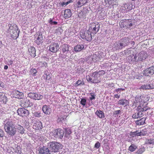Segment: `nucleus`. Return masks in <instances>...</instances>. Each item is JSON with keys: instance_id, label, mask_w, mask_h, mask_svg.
I'll return each mask as SVG.
<instances>
[{"instance_id": "f257e3e1", "label": "nucleus", "mask_w": 154, "mask_h": 154, "mask_svg": "<svg viewBox=\"0 0 154 154\" xmlns=\"http://www.w3.org/2000/svg\"><path fill=\"white\" fill-rule=\"evenodd\" d=\"M4 128L5 131L8 135L13 136L16 134L17 132L16 128L12 121L7 122L5 124Z\"/></svg>"}, {"instance_id": "f03ea898", "label": "nucleus", "mask_w": 154, "mask_h": 154, "mask_svg": "<svg viewBox=\"0 0 154 154\" xmlns=\"http://www.w3.org/2000/svg\"><path fill=\"white\" fill-rule=\"evenodd\" d=\"M9 29L7 30V32L10 34L11 36L13 38H17L19 35V31L17 25L15 24L13 25L10 24L9 25Z\"/></svg>"}, {"instance_id": "7ed1b4c3", "label": "nucleus", "mask_w": 154, "mask_h": 154, "mask_svg": "<svg viewBox=\"0 0 154 154\" xmlns=\"http://www.w3.org/2000/svg\"><path fill=\"white\" fill-rule=\"evenodd\" d=\"M48 147L52 152H57L62 148V145L56 142H52L48 143Z\"/></svg>"}, {"instance_id": "20e7f679", "label": "nucleus", "mask_w": 154, "mask_h": 154, "mask_svg": "<svg viewBox=\"0 0 154 154\" xmlns=\"http://www.w3.org/2000/svg\"><path fill=\"white\" fill-rule=\"evenodd\" d=\"M104 72L103 71H101L98 72H95L92 73L93 83H97L100 82L101 81L100 78V74H104Z\"/></svg>"}, {"instance_id": "39448f33", "label": "nucleus", "mask_w": 154, "mask_h": 154, "mask_svg": "<svg viewBox=\"0 0 154 154\" xmlns=\"http://www.w3.org/2000/svg\"><path fill=\"white\" fill-rule=\"evenodd\" d=\"M147 54L146 52L142 51L140 52L137 56H135L134 57V61L137 62L139 61H142L146 59L147 57Z\"/></svg>"}, {"instance_id": "423d86ee", "label": "nucleus", "mask_w": 154, "mask_h": 154, "mask_svg": "<svg viewBox=\"0 0 154 154\" xmlns=\"http://www.w3.org/2000/svg\"><path fill=\"white\" fill-rule=\"evenodd\" d=\"M80 35L82 38L88 41H90L92 39L91 32L89 30L85 32H81L80 33Z\"/></svg>"}, {"instance_id": "0eeeda50", "label": "nucleus", "mask_w": 154, "mask_h": 154, "mask_svg": "<svg viewBox=\"0 0 154 154\" xmlns=\"http://www.w3.org/2000/svg\"><path fill=\"white\" fill-rule=\"evenodd\" d=\"M100 25L98 23H93L89 26V30L93 33L96 34L99 30Z\"/></svg>"}, {"instance_id": "6e6552de", "label": "nucleus", "mask_w": 154, "mask_h": 154, "mask_svg": "<svg viewBox=\"0 0 154 154\" xmlns=\"http://www.w3.org/2000/svg\"><path fill=\"white\" fill-rule=\"evenodd\" d=\"M53 134L54 137H55L62 139L63 136L64 132L63 130L58 129L55 130Z\"/></svg>"}, {"instance_id": "1a4fd4ad", "label": "nucleus", "mask_w": 154, "mask_h": 154, "mask_svg": "<svg viewBox=\"0 0 154 154\" xmlns=\"http://www.w3.org/2000/svg\"><path fill=\"white\" fill-rule=\"evenodd\" d=\"M60 49L59 45L57 43H53L51 44L49 46L48 50L53 53H56Z\"/></svg>"}, {"instance_id": "9d476101", "label": "nucleus", "mask_w": 154, "mask_h": 154, "mask_svg": "<svg viewBox=\"0 0 154 154\" xmlns=\"http://www.w3.org/2000/svg\"><path fill=\"white\" fill-rule=\"evenodd\" d=\"M28 97L35 100H39L43 98V96L39 94L36 93H29Z\"/></svg>"}, {"instance_id": "9b49d317", "label": "nucleus", "mask_w": 154, "mask_h": 154, "mask_svg": "<svg viewBox=\"0 0 154 154\" xmlns=\"http://www.w3.org/2000/svg\"><path fill=\"white\" fill-rule=\"evenodd\" d=\"M143 74L148 76L152 75L154 73V66L150 67L143 71Z\"/></svg>"}, {"instance_id": "f8f14e48", "label": "nucleus", "mask_w": 154, "mask_h": 154, "mask_svg": "<svg viewBox=\"0 0 154 154\" xmlns=\"http://www.w3.org/2000/svg\"><path fill=\"white\" fill-rule=\"evenodd\" d=\"M17 112L18 115L22 116H27L29 113L28 111L24 108H20L18 109Z\"/></svg>"}, {"instance_id": "ddd939ff", "label": "nucleus", "mask_w": 154, "mask_h": 154, "mask_svg": "<svg viewBox=\"0 0 154 154\" xmlns=\"http://www.w3.org/2000/svg\"><path fill=\"white\" fill-rule=\"evenodd\" d=\"M147 130L146 129H142L140 132L139 131H137L134 132L132 134V135L133 136V135H136L137 136H144L147 134Z\"/></svg>"}, {"instance_id": "4468645a", "label": "nucleus", "mask_w": 154, "mask_h": 154, "mask_svg": "<svg viewBox=\"0 0 154 154\" xmlns=\"http://www.w3.org/2000/svg\"><path fill=\"white\" fill-rule=\"evenodd\" d=\"M43 37L42 35H37L35 38V42L38 45L40 44L42 42Z\"/></svg>"}, {"instance_id": "2eb2a0df", "label": "nucleus", "mask_w": 154, "mask_h": 154, "mask_svg": "<svg viewBox=\"0 0 154 154\" xmlns=\"http://www.w3.org/2000/svg\"><path fill=\"white\" fill-rule=\"evenodd\" d=\"M40 149V150H39L40 154H50V151L48 147L43 146Z\"/></svg>"}, {"instance_id": "dca6fc26", "label": "nucleus", "mask_w": 154, "mask_h": 154, "mask_svg": "<svg viewBox=\"0 0 154 154\" xmlns=\"http://www.w3.org/2000/svg\"><path fill=\"white\" fill-rule=\"evenodd\" d=\"M42 111L45 114L49 115L51 113V109L49 106L45 105L43 106Z\"/></svg>"}, {"instance_id": "f3484780", "label": "nucleus", "mask_w": 154, "mask_h": 154, "mask_svg": "<svg viewBox=\"0 0 154 154\" xmlns=\"http://www.w3.org/2000/svg\"><path fill=\"white\" fill-rule=\"evenodd\" d=\"M28 51L29 54L33 57H34L35 56V49L34 47H30L29 48Z\"/></svg>"}, {"instance_id": "a211bd4d", "label": "nucleus", "mask_w": 154, "mask_h": 154, "mask_svg": "<svg viewBox=\"0 0 154 154\" xmlns=\"http://www.w3.org/2000/svg\"><path fill=\"white\" fill-rule=\"evenodd\" d=\"M142 113L141 111H139L138 109V111L133 115L132 117L134 119H137L142 117Z\"/></svg>"}, {"instance_id": "6ab92c4d", "label": "nucleus", "mask_w": 154, "mask_h": 154, "mask_svg": "<svg viewBox=\"0 0 154 154\" xmlns=\"http://www.w3.org/2000/svg\"><path fill=\"white\" fill-rule=\"evenodd\" d=\"M72 15V13L70 9H66L64 11V17L66 19L70 17Z\"/></svg>"}, {"instance_id": "aec40b11", "label": "nucleus", "mask_w": 154, "mask_h": 154, "mask_svg": "<svg viewBox=\"0 0 154 154\" xmlns=\"http://www.w3.org/2000/svg\"><path fill=\"white\" fill-rule=\"evenodd\" d=\"M84 48V46L82 45H77L74 48V50L76 52H79L83 50Z\"/></svg>"}, {"instance_id": "412c9836", "label": "nucleus", "mask_w": 154, "mask_h": 154, "mask_svg": "<svg viewBox=\"0 0 154 154\" xmlns=\"http://www.w3.org/2000/svg\"><path fill=\"white\" fill-rule=\"evenodd\" d=\"M153 86L151 85L146 84L143 85L141 86L140 89H142L143 90H147L149 89H152L153 88Z\"/></svg>"}, {"instance_id": "4be33fe9", "label": "nucleus", "mask_w": 154, "mask_h": 154, "mask_svg": "<svg viewBox=\"0 0 154 154\" xmlns=\"http://www.w3.org/2000/svg\"><path fill=\"white\" fill-rule=\"evenodd\" d=\"M146 120V119L143 118L140 119L139 120H138L136 121V125H143L145 122Z\"/></svg>"}, {"instance_id": "5701e85b", "label": "nucleus", "mask_w": 154, "mask_h": 154, "mask_svg": "<svg viewBox=\"0 0 154 154\" xmlns=\"http://www.w3.org/2000/svg\"><path fill=\"white\" fill-rule=\"evenodd\" d=\"M61 47L62 48V51L63 53L66 51H69V46L67 44H63L62 45Z\"/></svg>"}, {"instance_id": "b1692460", "label": "nucleus", "mask_w": 154, "mask_h": 154, "mask_svg": "<svg viewBox=\"0 0 154 154\" xmlns=\"http://www.w3.org/2000/svg\"><path fill=\"white\" fill-rule=\"evenodd\" d=\"M95 113L100 118H102L104 117V112L100 110H97L96 112Z\"/></svg>"}, {"instance_id": "393cba45", "label": "nucleus", "mask_w": 154, "mask_h": 154, "mask_svg": "<svg viewBox=\"0 0 154 154\" xmlns=\"http://www.w3.org/2000/svg\"><path fill=\"white\" fill-rule=\"evenodd\" d=\"M118 104L121 105H125L126 106L129 104V102L128 100L125 99H122L119 101Z\"/></svg>"}, {"instance_id": "a878e982", "label": "nucleus", "mask_w": 154, "mask_h": 154, "mask_svg": "<svg viewBox=\"0 0 154 154\" xmlns=\"http://www.w3.org/2000/svg\"><path fill=\"white\" fill-rule=\"evenodd\" d=\"M77 2L78 6L81 7L87 2L86 0H79Z\"/></svg>"}, {"instance_id": "bb28decb", "label": "nucleus", "mask_w": 154, "mask_h": 154, "mask_svg": "<svg viewBox=\"0 0 154 154\" xmlns=\"http://www.w3.org/2000/svg\"><path fill=\"white\" fill-rule=\"evenodd\" d=\"M143 103V101L142 99L141 98V97H136L134 101V103H135V105H138V103Z\"/></svg>"}, {"instance_id": "cd10ccee", "label": "nucleus", "mask_w": 154, "mask_h": 154, "mask_svg": "<svg viewBox=\"0 0 154 154\" xmlns=\"http://www.w3.org/2000/svg\"><path fill=\"white\" fill-rule=\"evenodd\" d=\"M19 132L21 134H23L24 133V129L20 125H18L17 127Z\"/></svg>"}, {"instance_id": "c85d7f7f", "label": "nucleus", "mask_w": 154, "mask_h": 154, "mask_svg": "<svg viewBox=\"0 0 154 154\" xmlns=\"http://www.w3.org/2000/svg\"><path fill=\"white\" fill-rule=\"evenodd\" d=\"M129 39L128 38H125L122 39V42L125 46L128 45L129 42Z\"/></svg>"}, {"instance_id": "c756f323", "label": "nucleus", "mask_w": 154, "mask_h": 154, "mask_svg": "<svg viewBox=\"0 0 154 154\" xmlns=\"http://www.w3.org/2000/svg\"><path fill=\"white\" fill-rule=\"evenodd\" d=\"M137 148V146L134 144H132L129 147V150L131 152L134 151Z\"/></svg>"}, {"instance_id": "7c9ffc66", "label": "nucleus", "mask_w": 154, "mask_h": 154, "mask_svg": "<svg viewBox=\"0 0 154 154\" xmlns=\"http://www.w3.org/2000/svg\"><path fill=\"white\" fill-rule=\"evenodd\" d=\"M145 151V148L144 147L140 148L136 152V154H142Z\"/></svg>"}, {"instance_id": "2f4dec72", "label": "nucleus", "mask_w": 154, "mask_h": 154, "mask_svg": "<svg viewBox=\"0 0 154 154\" xmlns=\"http://www.w3.org/2000/svg\"><path fill=\"white\" fill-rule=\"evenodd\" d=\"M6 97L5 96L4 93L0 92V99L1 100L4 101L6 99Z\"/></svg>"}, {"instance_id": "473e14b6", "label": "nucleus", "mask_w": 154, "mask_h": 154, "mask_svg": "<svg viewBox=\"0 0 154 154\" xmlns=\"http://www.w3.org/2000/svg\"><path fill=\"white\" fill-rule=\"evenodd\" d=\"M30 73L33 75H36L37 71L35 69H32L30 71Z\"/></svg>"}, {"instance_id": "72a5a7b5", "label": "nucleus", "mask_w": 154, "mask_h": 154, "mask_svg": "<svg viewBox=\"0 0 154 154\" xmlns=\"http://www.w3.org/2000/svg\"><path fill=\"white\" fill-rule=\"evenodd\" d=\"M137 109H138L139 111H141V112L146 111L147 110V109L146 107L142 108L140 105L138 106Z\"/></svg>"}, {"instance_id": "f704fd0d", "label": "nucleus", "mask_w": 154, "mask_h": 154, "mask_svg": "<svg viewBox=\"0 0 154 154\" xmlns=\"http://www.w3.org/2000/svg\"><path fill=\"white\" fill-rule=\"evenodd\" d=\"M35 125L37 126L38 129H40L42 128V123L40 121H39L38 122H37L36 123H35Z\"/></svg>"}, {"instance_id": "c9c22d12", "label": "nucleus", "mask_w": 154, "mask_h": 154, "mask_svg": "<svg viewBox=\"0 0 154 154\" xmlns=\"http://www.w3.org/2000/svg\"><path fill=\"white\" fill-rule=\"evenodd\" d=\"M118 47L119 49H122L125 46V45L123 44V43L122 42L121 43H119L118 44H117Z\"/></svg>"}, {"instance_id": "e433bc0d", "label": "nucleus", "mask_w": 154, "mask_h": 154, "mask_svg": "<svg viewBox=\"0 0 154 154\" xmlns=\"http://www.w3.org/2000/svg\"><path fill=\"white\" fill-rule=\"evenodd\" d=\"M76 84L77 85H83L84 84V82L83 81L79 80L76 82Z\"/></svg>"}, {"instance_id": "4c0bfd02", "label": "nucleus", "mask_w": 154, "mask_h": 154, "mask_svg": "<svg viewBox=\"0 0 154 154\" xmlns=\"http://www.w3.org/2000/svg\"><path fill=\"white\" fill-rule=\"evenodd\" d=\"M86 60L88 63H90L93 62L92 58L91 57V55L87 57Z\"/></svg>"}, {"instance_id": "58836bf2", "label": "nucleus", "mask_w": 154, "mask_h": 154, "mask_svg": "<svg viewBox=\"0 0 154 154\" xmlns=\"http://www.w3.org/2000/svg\"><path fill=\"white\" fill-rule=\"evenodd\" d=\"M153 139H147L146 141V144H151L153 143Z\"/></svg>"}, {"instance_id": "ea45409f", "label": "nucleus", "mask_w": 154, "mask_h": 154, "mask_svg": "<svg viewBox=\"0 0 154 154\" xmlns=\"http://www.w3.org/2000/svg\"><path fill=\"white\" fill-rule=\"evenodd\" d=\"M86 101V100L84 98L82 99L80 101V103L82 105L84 106L85 105Z\"/></svg>"}, {"instance_id": "a19ab883", "label": "nucleus", "mask_w": 154, "mask_h": 154, "mask_svg": "<svg viewBox=\"0 0 154 154\" xmlns=\"http://www.w3.org/2000/svg\"><path fill=\"white\" fill-rule=\"evenodd\" d=\"M66 134L68 135L70 134L72 132L71 130L69 128H66L65 129Z\"/></svg>"}, {"instance_id": "79ce46f5", "label": "nucleus", "mask_w": 154, "mask_h": 154, "mask_svg": "<svg viewBox=\"0 0 154 154\" xmlns=\"http://www.w3.org/2000/svg\"><path fill=\"white\" fill-rule=\"evenodd\" d=\"M92 75L91 77H90L88 75L86 77V79L88 81H90L91 82L93 83L92 81Z\"/></svg>"}, {"instance_id": "37998d69", "label": "nucleus", "mask_w": 154, "mask_h": 154, "mask_svg": "<svg viewBox=\"0 0 154 154\" xmlns=\"http://www.w3.org/2000/svg\"><path fill=\"white\" fill-rule=\"evenodd\" d=\"M96 57L97 56L96 54H93L91 55V57L92 58L93 62H95L96 61Z\"/></svg>"}, {"instance_id": "c03bdc74", "label": "nucleus", "mask_w": 154, "mask_h": 154, "mask_svg": "<svg viewBox=\"0 0 154 154\" xmlns=\"http://www.w3.org/2000/svg\"><path fill=\"white\" fill-rule=\"evenodd\" d=\"M34 116L36 117H40L41 116L40 113H38V112H36L34 113Z\"/></svg>"}, {"instance_id": "a18cd8bd", "label": "nucleus", "mask_w": 154, "mask_h": 154, "mask_svg": "<svg viewBox=\"0 0 154 154\" xmlns=\"http://www.w3.org/2000/svg\"><path fill=\"white\" fill-rule=\"evenodd\" d=\"M4 135V132L3 130L0 129V137H3Z\"/></svg>"}, {"instance_id": "49530a36", "label": "nucleus", "mask_w": 154, "mask_h": 154, "mask_svg": "<svg viewBox=\"0 0 154 154\" xmlns=\"http://www.w3.org/2000/svg\"><path fill=\"white\" fill-rule=\"evenodd\" d=\"M100 146V143L99 142H97L96 143L95 145V148H99Z\"/></svg>"}, {"instance_id": "de8ad7c7", "label": "nucleus", "mask_w": 154, "mask_h": 154, "mask_svg": "<svg viewBox=\"0 0 154 154\" xmlns=\"http://www.w3.org/2000/svg\"><path fill=\"white\" fill-rule=\"evenodd\" d=\"M64 119V118L62 117H61L60 118L59 117L57 119V121L58 122H59L62 121V120H63Z\"/></svg>"}, {"instance_id": "09e8293b", "label": "nucleus", "mask_w": 154, "mask_h": 154, "mask_svg": "<svg viewBox=\"0 0 154 154\" xmlns=\"http://www.w3.org/2000/svg\"><path fill=\"white\" fill-rule=\"evenodd\" d=\"M95 95L93 94H91V97H90V99L91 100L95 99Z\"/></svg>"}, {"instance_id": "8fccbe9b", "label": "nucleus", "mask_w": 154, "mask_h": 154, "mask_svg": "<svg viewBox=\"0 0 154 154\" xmlns=\"http://www.w3.org/2000/svg\"><path fill=\"white\" fill-rule=\"evenodd\" d=\"M120 112H121L120 110H119L115 111V112H114V113L116 115H117V114H119V113H120Z\"/></svg>"}, {"instance_id": "3c124183", "label": "nucleus", "mask_w": 154, "mask_h": 154, "mask_svg": "<svg viewBox=\"0 0 154 154\" xmlns=\"http://www.w3.org/2000/svg\"><path fill=\"white\" fill-rule=\"evenodd\" d=\"M4 83L1 82H0V88H4Z\"/></svg>"}, {"instance_id": "603ef678", "label": "nucleus", "mask_w": 154, "mask_h": 154, "mask_svg": "<svg viewBox=\"0 0 154 154\" xmlns=\"http://www.w3.org/2000/svg\"><path fill=\"white\" fill-rule=\"evenodd\" d=\"M19 95H20V96L19 97H18V98L20 97V98H22L23 97V93L19 92Z\"/></svg>"}, {"instance_id": "864d4df0", "label": "nucleus", "mask_w": 154, "mask_h": 154, "mask_svg": "<svg viewBox=\"0 0 154 154\" xmlns=\"http://www.w3.org/2000/svg\"><path fill=\"white\" fill-rule=\"evenodd\" d=\"M120 95H118V94H115L114 95V97L117 98H119L120 97Z\"/></svg>"}, {"instance_id": "5fc2aeb1", "label": "nucleus", "mask_w": 154, "mask_h": 154, "mask_svg": "<svg viewBox=\"0 0 154 154\" xmlns=\"http://www.w3.org/2000/svg\"><path fill=\"white\" fill-rule=\"evenodd\" d=\"M49 22L50 24H52L53 23L52 19H51V18H50L49 20Z\"/></svg>"}, {"instance_id": "6e6d98bb", "label": "nucleus", "mask_w": 154, "mask_h": 154, "mask_svg": "<svg viewBox=\"0 0 154 154\" xmlns=\"http://www.w3.org/2000/svg\"><path fill=\"white\" fill-rule=\"evenodd\" d=\"M128 26H132V23H128Z\"/></svg>"}, {"instance_id": "4d7b16f0", "label": "nucleus", "mask_w": 154, "mask_h": 154, "mask_svg": "<svg viewBox=\"0 0 154 154\" xmlns=\"http://www.w3.org/2000/svg\"><path fill=\"white\" fill-rule=\"evenodd\" d=\"M71 2L70 1L67 2H65V5H67L70 3Z\"/></svg>"}, {"instance_id": "13d9d810", "label": "nucleus", "mask_w": 154, "mask_h": 154, "mask_svg": "<svg viewBox=\"0 0 154 154\" xmlns=\"http://www.w3.org/2000/svg\"><path fill=\"white\" fill-rule=\"evenodd\" d=\"M109 85L110 86L113 87L114 86L113 84L111 83H109Z\"/></svg>"}, {"instance_id": "bf43d9fd", "label": "nucleus", "mask_w": 154, "mask_h": 154, "mask_svg": "<svg viewBox=\"0 0 154 154\" xmlns=\"http://www.w3.org/2000/svg\"><path fill=\"white\" fill-rule=\"evenodd\" d=\"M57 22L54 21V22H53L52 24L56 25L57 24Z\"/></svg>"}, {"instance_id": "052dcab7", "label": "nucleus", "mask_w": 154, "mask_h": 154, "mask_svg": "<svg viewBox=\"0 0 154 154\" xmlns=\"http://www.w3.org/2000/svg\"><path fill=\"white\" fill-rule=\"evenodd\" d=\"M8 67L7 66L5 65L4 66V69H8Z\"/></svg>"}, {"instance_id": "680f3d73", "label": "nucleus", "mask_w": 154, "mask_h": 154, "mask_svg": "<svg viewBox=\"0 0 154 154\" xmlns=\"http://www.w3.org/2000/svg\"><path fill=\"white\" fill-rule=\"evenodd\" d=\"M120 89H121V88H118L116 90V91L117 92H119V91L120 90Z\"/></svg>"}, {"instance_id": "e2e57ef3", "label": "nucleus", "mask_w": 154, "mask_h": 154, "mask_svg": "<svg viewBox=\"0 0 154 154\" xmlns=\"http://www.w3.org/2000/svg\"><path fill=\"white\" fill-rule=\"evenodd\" d=\"M61 5L62 6H63L64 5H65V2H63L62 3Z\"/></svg>"}, {"instance_id": "0e129e2a", "label": "nucleus", "mask_w": 154, "mask_h": 154, "mask_svg": "<svg viewBox=\"0 0 154 154\" xmlns=\"http://www.w3.org/2000/svg\"><path fill=\"white\" fill-rule=\"evenodd\" d=\"M121 88V89H120V90H122V91H123L125 90L124 89H123V88Z\"/></svg>"}, {"instance_id": "69168bd1", "label": "nucleus", "mask_w": 154, "mask_h": 154, "mask_svg": "<svg viewBox=\"0 0 154 154\" xmlns=\"http://www.w3.org/2000/svg\"><path fill=\"white\" fill-rule=\"evenodd\" d=\"M152 144L154 145V139H153V143H152Z\"/></svg>"}, {"instance_id": "338daca9", "label": "nucleus", "mask_w": 154, "mask_h": 154, "mask_svg": "<svg viewBox=\"0 0 154 154\" xmlns=\"http://www.w3.org/2000/svg\"><path fill=\"white\" fill-rule=\"evenodd\" d=\"M132 0L133 1H135V0Z\"/></svg>"}, {"instance_id": "774afa93", "label": "nucleus", "mask_w": 154, "mask_h": 154, "mask_svg": "<svg viewBox=\"0 0 154 154\" xmlns=\"http://www.w3.org/2000/svg\"><path fill=\"white\" fill-rule=\"evenodd\" d=\"M137 59H138V57L137 58Z\"/></svg>"}]
</instances>
